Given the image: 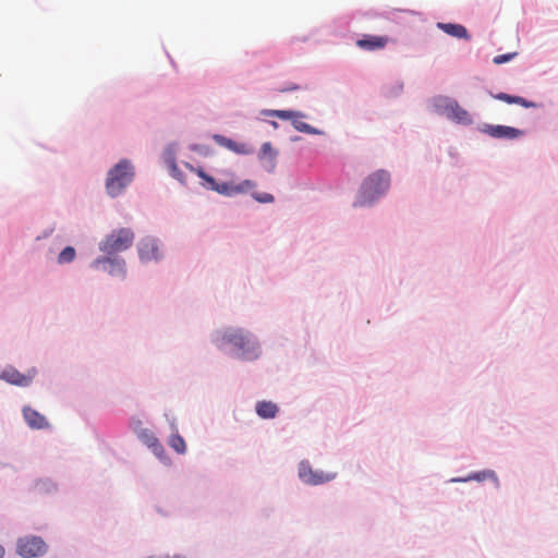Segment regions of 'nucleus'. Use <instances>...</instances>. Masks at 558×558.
Segmentation results:
<instances>
[{
  "instance_id": "5701e85b",
  "label": "nucleus",
  "mask_w": 558,
  "mask_h": 558,
  "mask_svg": "<svg viewBox=\"0 0 558 558\" xmlns=\"http://www.w3.org/2000/svg\"><path fill=\"white\" fill-rule=\"evenodd\" d=\"M75 255H76V253H75L74 247L66 246L58 255V263L59 264L71 263L75 258Z\"/></svg>"
},
{
  "instance_id": "c756f323",
  "label": "nucleus",
  "mask_w": 558,
  "mask_h": 558,
  "mask_svg": "<svg viewBox=\"0 0 558 558\" xmlns=\"http://www.w3.org/2000/svg\"><path fill=\"white\" fill-rule=\"evenodd\" d=\"M165 558H185V557H184V556H181V555H175V556H172V557L167 556V557H165Z\"/></svg>"
},
{
  "instance_id": "f8f14e48",
  "label": "nucleus",
  "mask_w": 558,
  "mask_h": 558,
  "mask_svg": "<svg viewBox=\"0 0 558 558\" xmlns=\"http://www.w3.org/2000/svg\"><path fill=\"white\" fill-rule=\"evenodd\" d=\"M138 256L142 262L156 260L159 257V247L156 239L145 238L138 243Z\"/></svg>"
},
{
  "instance_id": "393cba45",
  "label": "nucleus",
  "mask_w": 558,
  "mask_h": 558,
  "mask_svg": "<svg viewBox=\"0 0 558 558\" xmlns=\"http://www.w3.org/2000/svg\"><path fill=\"white\" fill-rule=\"evenodd\" d=\"M517 56L515 52H509V53H505V54H498L496 56L494 59H493V62L497 65L499 64H502L507 61H510L512 58H514Z\"/></svg>"
},
{
  "instance_id": "6e6552de",
  "label": "nucleus",
  "mask_w": 558,
  "mask_h": 558,
  "mask_svg": "<svg viewBox=\"0 0 558 558\" xmlns=\"http://www.w3.org/2000/svg\"><path fill=\"white\" fill-rule=\"evenodd\" d=\"M264 114L276 117L282 120H290L295 130L308 134H316L317 131L312 128L310 124L302 121L304 114L299 111L292 110H267L264 111Z\"/></svg>"
},
{
  "instance_id": "6ab92c4d",
  "label": "nucleus",
  "mask_w": 558,
  "mask_h": 558,
  "mask_svg": "<svg viewBox=\"0 0 558 558\" xmlns=\"http://www.w3.org/2000/svg\"><path fill=\"white\" fill-rule=\"evenodd\" d=\"M485 480H494L496 484H498L497 476L494 471H482L468 475L466 477H456L452 478L451 482H468V481H478L483 482Z\"/></svg>"
},
{
  "instance_id": "4be33fe9",
  "label": "nucleus",
  "mask_w": 558,
  "mask_h": 558,
  "mask_svg": "<svg viewBox=\"0 0 558 558\" xmlns=\"http://www.w3.org/2000/svg\"><path fill=\"white\" fill-rule=\"evenodd\" d=\"M169 446L174 450L177 451L178 453L180 454H183L185 453L186 451V445H185V441L184 439L178 435V434H173L171 435V437L169 438Z\"/></svg>"
},
{
  "instance_id": "f257e3e1",
  "label": "nucleus",
  "mask_w": 558,
  "mask_h": 558,
  "mask_svg": "<svg viewBox=\"0 0 558 558\" xmlns=\"http://www.w3.org/2000/svg\"><path fill=\"white\" fill-rule=\"evenodd\" d=\"M390 185V175L385 170H378L369 174L361 185L355 206L372 204L380 195L385 194Z\"/></svg>"
},
{
  "instance_id": "aec40b11",
  "label": "nucleus",
  "mask_w": 558,
  "mask_h": 558,
  "mask_svg": "<svg viewBox=\"0 0 558 558\" xmlns=\"http://www.w3.org/2000/svg\"><path fill=\"white\" fill-rule=\"evenodd\" d=\"M256 412L262 418H274L278 408L270 401H260L256 404Z\"/></svg>"
},
{
  "instance_id": "7ed1b4c3",
  "label": "nucleus",
  "mask_w": 558,
  "mask_h": 558,
  "mask_svg": "<svg viewBox=\"0 0 558 558\" xmlns=\"http://www.w3.org/2000/svg\"><path fill=\"white\" fill-rule=\"evenodd\" d=\"M185 166L190 171L196 173L201 179L204 180L203 185L206 189L216 191L217 193L225 196H233L236 194L246 193L255 187V183L251 180H244L239 184L227 182L218 183L213 177L208 175L202 168H195L190 163H186Z\"/></svg>"
},
{
  "instance_id": "a211bd4d",
  "label": "nucleus",
  "mask_w": 558,
  "mask_h": 558,
  "mask_svg": "<svg viewBox=\"0 0 558 558\" xmlns=\"http://www.w3.org/2000/svg\"><path fill=\"white\" fill-rule=\"evenodd\" d=\"M495 98L498 100L505 101L507 104H517L524 108H536L537 107V104H535L533 101H529L520 96H511L506 93H499L495 96Z\"/></svg>"
},
{
  "instance_id": "f3484780",
  "label": "nucleus",
  "mask_w": 558,
  "mask_h": 558,
  "mask_svg": "<svg viewBox=\"0 0 558 558\" xmlns=\"http://www.w3.org/2000/svg\"><path fill=\"white\" fill-rule=\"evenodd\" d=\"M1 378L17 386H27L31 383V377L23 375L13 368L3 371Z\"/></svg>"
},
{
  "instance_id": "2eb2a0df",
  "label": "nucleus",
  "mask_w": 558,
  "mask_h": 558,
  "mask_svg": "<svg viewBox=\"0 0 558 558\" xmlns=\"http://www.w3.org/2000/svg\"><path fill=\"white\" fill-rule=\"evenodd\" d=\"M214 141L218 145L223 146V147L228 148L229 150H232L236 154L248 155L253 151L252 148L247 144L234 142L233 140L228 138L223 135H219V134L214 135Z\"/></svg>"
},
{
  "instance_id": "a878e982",
  "label": "nucleus",
  "mask_w": 558,
  "mask_h": 558,
  "mask_svg": "<svg viewBox=\"0 0 558 558\" xmlns=\"http://www.w3.org/2000/svg\"><path fill=\"white\" fill-rule=\"evenodd\" d=\"M141 439L149 448L153 440H157L158 438L151 432L146 429L141 434Z\"/></svg>"
},
{
  "instance_id": "0eeeda50",
  "label": "nucleus",
  "mask_w": 558,
  "mask_h": 558,
  "mask_svg": "<svg viewBox=\"0 0 558 558\" xmlns=\"http://www.w3.org/2000/svg\"><path fill=\"white\" fill-rule=\"evenodd\" d=\"M47 550L48 545L40 536L27 535L16 541V553L23 558L43 556Z\"/></svg>"
},
{
  "instance_id": "39448f33",
  "label": "nucleus",
  "mask_w": 558,
  "mask_h": 558,
  "mask_svg": "<svg viewBox=\"0 0 558 558\" xmlns=\"http://www.w3.org/2000/svg\"><path fill=\"white\" fill-rule=\"evenodd\" d=\"M434 106L438 113L446 116L448 119L454 121L456 123H472L470 113L453 99L447 97H438L435 99Z\"/></svg>"
},
{
  "instance_id": "423d86ee",
  "label": "nucleus",
  "mask_w": 558,
  "mask_h": 558,
  "mask_svg": "<svg viewBox=\"0 0 558 558\" xmlns=\"http://www.w3.org/2000/svg\"><path fill=\"white\" fill-rule=\"evenodd\" d=\"M221 340L238 349L243 359H253L257 356L254 342L246 333H244L243 330L228 329L223 331Z\"/></svg>"
},
{
  "instance_id": "1a4fd4ad",
  "label": "nucleus",
  "mask_w": 558,
  "mask_h": 558,
  "mask_svg": "<svg viewBox=\"0 0 558 558\" xmlns=\"http://www.w3.org/2000/svg\"><path fill=\"white\" fill-rule=\"evenodd\" d=\"M299 477L307 485H320L332 481L336 477V473L314 471L308 462L302 461L299 464Z\"/></svg>"
},
{
  "instance_id": "cd10ccee",
  "label": "nucleus",
  "mask_w": 558,
  "mask_h": 558,
  "mask_svg": "<svg viewBox=\"0 0 558 558\" xmlns=\"http://www.w3.org/2000/svg\"><path fill=\"white\" fill-rule=\"evenodd\" d=\"M149 448L158 457H161L163 454V452H165V449H163L162 445L160 444V441L158 439L157 440H153L151 446Z\"/></svg>"
},
{
  "instance_id": "bb28decb",
  "label": "nucleus",
  "mask_w": 558,
  "mask_h": 558,
  "mask_svg": "<svg viewBox=\"0 0 558 558\" xmlns=\"http://www.w3.org/2000/svg\"><path fill=\"white\" fill-rule=\"evenodd\" d=\"M253 197L259 203H272L274 196L269 193H254Z\"/></svg>"
},
{
  "instance_id": "20e7f679",
  "label": "nucleus",
  "mask_w": 558,
  "mask_h": 558,
  "mask_svg": "<svg viewBox=\"0 0 558 558\" xmlns=\"http://www.w3.org/2000/svg\"><path fill=\"white\" fill-rule=\"evenodd\" d=\"M134 238V232L130 228L113 230L100 243L99 250L108 255L125 251L132 246Z\"/></svg>"
},
{
  "instance_id": "7c9ffc66",
  "label": "nucleus",
  "mask_w": 558,
  "mask_h": 558,
  "mask_svg": "<svg viewBox=\"0 0 558 558\" xmlns=\"http://www.w3.org/2000/svg\"><path fill=\"white\" fill-rule=\"evenodd\" d=\"M296 87L295 86H292L291 88H288L287 90H292V89H295Z\"/></svg>"
},
{
  "instance_id": "ddd939ff",
  "label": "nucleus",
  "mask_w": 558,
  "mask_h": 558,
  "mask_svg": "<svg viewBox=\"0 0 558 558\" xmlns=\"http://www.w3.org/2000/svg\"><path fill=\"white\" fill-rule=\"evenodd\" d=\"M23 416L32 429H44L49 427L47 418L31 407L23 408Z\"/></svg>"
},
{
  "instance_id": "dca6fc26",
  "label": "nucleus",
  "mask_w": 558,
  "mask_h": 558,
  "mask_svg": "<svg viewBox=\"0 0 558 558\" xmlns=\"http://www.w3.org/2000/svg\"><path fill=\"white\" fill-rule=\"evenodd\" d=\"M437 27L451 37L466 40L471 39L468 29L461 24L438 23Z\"/></svg>"
},
{
  "instance_id": "9d476101",
  "label": "nucleus",
  "mask_w": 558,
  "mask_h": 558,
  "mask_svg": "<svg viewBox=\"0 0 558 558\" xmlns=\"http://www.w3.org/2000/svg\"><path fill=\"white\" fill-rule=\"evenodd\" d=\"M388 43V36L364 34L355 44L361 50L377 51L384 49Z\"/></svg>"
},
{
  "instance_id": "412c9836",
  "label": "nucleus",
  "mask_w": 558,
  "mask_h": 558,
  "mask_svg": "<svg viewBox=\"0 0 558 558\" xmlns=\"http://www.w3.org/2000/svg\"><path fill=\"white\" fill-rule=\"evenodd\" d=\"M277 157V151L272 148L269 142H266L260 147L259 158L260 159H269L271 161L272 168L275 167V160Z\"/></svg>"
},
{
  "instance_id": "b1692460",
  "label": "nucleus",
  "mask_w": 558,
  "mask_h": 558,
  "mask_svg": "<svg viewBox=\"0 0 558 558\" xmlns=\"http://www.w3.org/2000/svg\"><path fill=\"white\" fill-rule=\"evenodd\" d=\"M167 163L169 166V169H170V172H171V175L173 178H175L178 181H180L181 183H185V179L183 177V173L181 172V170L178 168L177 163H175V160L173 157H170L169 159H167Z\"/></svg>"
},
{
  "instance_id": "f03ea898",
  "label": "nucleus",
  "mask_w": 558,
  "mask_h": 558,
  "mask_svg": "<svg viewBox=\"0 0 558 558\" xmlns=\"http://www.w3.org/2000/svg\"><path fill=\"white\" fill-rule=\"evenodd\" d=\"M134 169L129 160L119 161L108 171L106 179V191L111 197L120 195L132 182Z\"/></svg>"
},
{
  "instance_id": "c85d7f7f",
  "label": "nucleus",
  "mask_w": 558,
  "mask_h": 558,
  "mask_svg": "<svg viewBox=\"0 0 558 558\" xmlns=\"http://www.w3.org/2000/svg\"><path fill=\"white\" fill-rule=\"evenodd\" d=\"M5 556V548L0 544V558H4Z\"/></svg>"
},
{
  "instance_id": "9b49d317",
  "label": "nucleus",
  "mask_w": 558,
  "mask_h": 558,
  "mask_svg": "<svg viewBox=\"0 0 558 558\" xmlns=\"http://www.w3.org/2000/svg\"><path fill=\"white\" fill-rule=\"evenodd\" d=\"M93 267L99 268L100 266L111 276L124 277L125 276V262L120 258H98L93 264Z\"/></svg>"
},
{
  "instance_id": "4468645a",
  "label": "nucleus",
  "mask_w": 558,
  "mask_h": 558,
  "mask_svg": "<svg viewBox=\"0 0 558 558\" xmlns=\"http://www.w3.org/2000/svg\"><path fill=\"white\" fill-rule=\"evenodd\" d=\"M483 131L496 138H517L523 134L521 130L506 125H485Z\"/></svg>"
}]
</instances>
